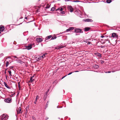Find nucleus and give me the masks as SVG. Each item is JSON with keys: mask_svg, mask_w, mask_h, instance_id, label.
I'll return each mask as SVG.
<instances>
[{"mask_svg": "<svg viewBox=\"0 0 120 120\" xmlns=\"http://www.w3.org/2000/svg\"><path fill=\"white\" fill-rule=\"evenodd\" d=\"M8 117L6 114H4L0 116V120H6Z\"/></svg>", "mask_w": 120, "mask_h": 120, "instance_id": "obj_1", "label": "nucleus"}, {"mask_svg": "<svg viewBox=\"0 0 120 120\" xmlns=\"http://www.w3.org/2000/svg\"><path fill=\"white\" fill-rule=\"evenodd\" d=\"M75 31L76 33H83V31L79 29H76L75 30Z\"/></svg>", "mask_w": 120, "mask_h": 120, "instance_id": "obj_2", "label": "nucleus"}, {"mask_svg": "<svg viewBox=\"0 0 120 120\" xmlns=\"http://www.w3.org/2000/svg\"><path fill=\"white\" fill-rule=\"evenodd\" d=\"M68 8L69 11L71 12H72L73 11V8L70 6H68Z\"/></svg>", "mask_w": 120, "mask_h": 120, "instance_id": "obj_3", "label": "nucleus"}, {"mask_svg": "<svg viewBox=\"0 0 120 120\" xmlns=\"http://www.w3.org/2000/svg\"><path fill=\"white\" fill-rule=\"evenodd\" d=\"M32 44H30L27 46H26V49L28 50H30L32 48Z\"/></svg>", "mask_w": 120, "mask_h": 120, "instance_id": "obj_4", "label": "nucleus"}, {"mask_svg": "<svg viewBox=\"0 0 120 120\" xmlns=\"http://www.w3.org/2000/svg\"><path fill=\"white\" fill-rule=\"evenodd\" d=\"M4 101L5 102L8 103H10L11 102V98H8L5 99Z\"/></svg>", "mask_w": 120, "mask_h": 120, "instance_id": "obj_5", "label": "nucleus"}, {"mask_svg": "<svg viewBox=\"0 0 120 120\" xmlns=\"http://www.w3.org/2000/svg\"><path fill=\"white\" fill-rule=\"evenodd\" d=\"M118 37L116 34L115 33H113L112 34V37L114 38H117Z\"/></svg>", "mask_w": 120, "mask_h": 120, "instance_id": "obj_6", "label": "nucleus"}, {"mask_svg": "<svg viewBox=\"0 0 120 120\" xmlns=\"http://www.w3.org/2000/svg\"><path fill=\"white\" fill-rule=\"evenodd\" d=\"M84 21L85 22H89L93 21L92 20L90 19H84Z\"/></svg>", "mask_w": 120, "mask_h": 120, "instance_id": "obj_7", "label": "nucleus"}, {"mask_svg": "<svg viewBox=\"0 0 120 120\" xmlns=\"http://www.w3.org/2000/svg\"><path fill=\"white\" fill-rule=\"evenodd\" d=\"M63 47V46H57L55 47V48L56 49H60Z\"/></svg>", "mask_w": 120, "mask_h": 120, "instance_id": "obj_8", "label": "nucleus"}, {"mask_svg": "<svg viewBox=\"0 0 120 120\" xmlns=\"http://www.w3.org/2000/svg\"><path fill=\"white\" fill-rule=\"evenodd\" d=\"M34 77L33 76L31 77L30 79V80L29 82L30 83H31L33 81H34Z\"/></svg>", "mask_w": 120, "mask_h": 120, "instance_id": "obj_9", "label": "nucleus"}, {"mask_svg": "<svg viewBox=\"0 0 120 120\" xmlns=\"http://www.w3.org/2000/svg\"><path fill=\"white\" fill-rule=\"evenodd\" d=\"M36 41L38 42H40L42 41V39L41 38H39L36 39Z\"/></svg>", "mask_w": 120, "mask_h": 120, "instance_id": "obj_10", "label": "nucleus"}, {"mask_svg": "<svg viewBox=\"0 0 120 120\" xmlns=\"http://www.w3.org/2000/svg\"><path fill=\"white\" fill-rule=\"evenodd\" d=\"M21 108L20 107H19L18 109L17 110V113L18 114H19L20 113H21Z\"/></svg>", "mask_w": 120, "mask_h": 120, "instance_id": "obj_11", "label": "nucleus"}, {"mask_svg": "<svg viewBox=\"0 0 120 120\" xmlns=\"http://www.w3.org/2000/svg\"><path fill=\"white\" fill-rule=\"evenodd\" d=\"M4 83L5 86L8 89H10L11 88L7 85L6 83L5 82H4Z\"/></svg>", "mask_w": 120, "mask_h": 120, "instance_id": "obj_12", "label": "nucleus"}, {"mask_svg": "<svg viewBox=\"0 0 120 120\" xmlns=\"http://www.w3.org/2000/svg\"><path fill=\"white\" fill-rule=\"evenodd\" d=\"M63 9L62 7H59L57 9H56V11H63Z\"/></svg>", "mask_w": 120, "mask_h": 120, "instance_id": "obj_13", "label": "nucleus"}, {"mask_svg": "<svg viewBox=\"0 0 120 120\" xmlns=\"http://www.w3.org/2000/svg\"><path fill=\"white\" fill-rule=\"evenodd\" d=\"M90 28L89 27H87L85 28L84 29V30L85 31H87L89 30Z\"/></svg>", "mask_w": 120, "mask_h": 120, "instance_id": "obj_14", "label": "nucleus"}, {"mask_svg": "<svg viewBox=\"0 0 120 120\" xmlns=\"http://www.w3.org/2000/svg\"><path fill=\"white\" fill-rule=\"evenodd\" d=\"M4 26H0V31L3 32L4 30Z\"/></svg>", "mask_w": 120, "mask_h": 120, "instance_id": "obj_15", "label": "nucleus"}, {"mask_svg": "<svg viewBox=\"0 0 120 120\" xmlns=\"http://www.w3.org/2000/svg\"><path fill=\"white\" fill-rule=\"evenodd\" d=\"M52 37V36L51 35H50L49 36L47 37H46L45 38V41L47 40H49V39L51 37Z\"/></svg>", "mask_w": 120, "mask_h": 120, "instance_id": "obj_16", "label": "nucleus"}, {"mask_svg": "<svg viewBox=\"0 0 120 120\" xmlns=\"http://www.w3.org/2000/svg\"><path fill=\"white\" fill-rule=\"evenodd\" d=\"M37 60H41L43 58H42V56H39L38 58V57H37Z\"/></svg>", "mask_w": 120, "mask_h": 120, "instance_id": "obj_17", "label": "nucleus"}, {"mask_svg": "<svg viewBox=\"0 0 120 120\" xmlns=\"http://www.w3.org/2000/svg\"><path fill=\"white\" fill-rule=\"evenodd\" d=\"M94 68H98L99 66L98 65H95L94 66Z\"/></svg>", "mask_w": 120, "mask_h": 120, "instance_id": "obj_18", "label": "nucleus"}, {"mask_svg": "<svg viewBox=\"0 0 120 120\" xmlns=\"http://www.w3.org/2000/svg\"><path fill=\"white\" fill-rule=\"evenodd\" d=\"M69 29L70 30V31L71 30H73V29H74V27H70L69 28Z\"/></svg>", "mask_w": 120, "mask_h": 120, "instance_id": "obj_19", "label": "nucleus"}, {"mask_svg": "<svg viewBox=\"0 0 120 120\" xmlns=\"http://www.w3.org/2000/svg\"><path fill=\"white\" fill-rule=\"evenodd\" d=\"M106 2L107 3H109L112 2V0H106Z\"/></svg>", "mask_w": 120, "mask_h": 120, "instance_id": "obj_20", "label": "nucleus"}, {"mask_svg": "<svg viewBox=\"0 0 120 120\" xmlns=\"http://www.w3.org/2000/svg\"><path fill=\"white\" fill-rule=\"evenodd\" d=\"M56 36H53L51 38V40H53L54 39H56Z\"/></svg>", "mask_w": 120, "mask_h": 120, "instance_id": "obj_21", "label": "nucleus"}, {"mask_svg": "<svg viewBox=\"0 0 120 120\" xmlns=\"http://www.w3.org/2000/svg\"><path fill=\"white\" fill-rule=\"evenodd\" d=\"M9 64V62L8 61H7L6 62V67H7Z\"/></svg>", "mask_w": 120, "mask_h": 120, "instance_id": "obj_22", "label": "nucleus"}, {"mask_svg": "<svg viewBox=\"0 0 120 120\" xmlns=\"http://www.w3.org/2000/svg\"><path fill=\"white\" fill-rule=\"evenodd\" d=\"M50 6L49 4H47L46 5V8H50Z\"/></svg>", "mask_w": 120, "mask_h": 120, "instance_id": "obj_23", "label": "nucleus"}, {"mask_svg": "<svg viewBox=\"0 0 120 120\" xmlns=\"http://www.w3.org/2000/svg\"><path fill=\"white\" fill-rule=\"evenodd\" d=\"M8 72L9 73L10 75V76H12V75L11 74V71H8Z\"/></svg>", "mask_w": 120, "mask_h": 120, "instance_id": "obj_24", "label": "nucleus"}, {"mask_svg": "<svg viewBox=\"0 0 120 120\" xmlns=\"http://www.w3.org/2000/svg\"><path fill=\"white\" fill-rule=\"evenodd\" d=\"M47 54V53H45L42 56H41L42 57V58H43L45 56V55Z\"/></svg>", "mask_w": 120, "mask_h": 120, "instance_id": "obj_25", "label": "nucleus"}, {"mask_svg": "<svg viewBox=\"0 0 120 120\" xmlns=\"http://www.w3.org/2000/svg\"><path fill=\"white\" fill-rule=\"evenodd\" d=\"M55 9V8L54 7L52 8L51 9V11H53Z\"/></svg>", "mask_w": 120, "mask_h": 120, "instance_id": "obj_26", "label": "nucleus"}, {"mask_svg": "<svg viewBox=\"0 0 120 120\" xmlns=\"http://www.w3.org/2000/svg\"><path fill=\"white\" fill-rule=\"evenodd\" d=\"M97 54H98L97 55L98 56H99V57H101V54H100L99 53H98Z\"/></svg>", "mask_w": 120, "mask_h": 120, "instance_id": "obj_27", "label": "nucleus"}, {"mask_svg": "<svg viewBox=\"0 0 120 120\" xmlns=\"http://www.w3.org/2000/svg\"><path fill=\"white\" fill-rule=\"evenodd\" d=\"M39 96H36V99H35V100L36 101H37V99L38 98H39Z\"/></svg>", "mask_w": 120, "mask_h": 120, "instance_id": "obj_28", "label": "nucleus"}, {"mask_svg": "<svg viewBox=\"0 0 120 120\" xmlns=\"http://www.w3.org/2000/svg\"><path fill=\"white\" fill-rule=\"evenodd\" d=\"M61 13L62 14H65V12L64 11H61Z\"/></svg>", "mask_w": 120, "mask_h": 120, "instance_id": "obj_29", "label": "nucleus"}, {"mask_svg": "<svg viewBox=\"0 0 120 120\" xmlns=\"http://www.w3.org/2000/svg\"><path fill=\"white\" fill-rule=\"evenodd\" d=\"M105 41H108L109 42V40L108 39H107L106 40H105Z\"/></svg>", "mask_w": 120, "mask_h": 120, "instance_id": "obj_30", "label": "nucleus"}, {"mask_svg": "<svg viewBox=\"0 0 120 120\" xmlns=\"http://www.w3.org/2000/svg\"><path fill=\"white\" fill-rule=\"evenodd\" d=\"M105 46H102V45L101 46V48H105Z\"/></svg>", "mask_w": 120, "mask_h": 120, "instance_id": "obj_31", "label": "nucleus"}, {"mask_svg": "<svg viewBox=\"0 0 120 120\" xmlns=\"http://www.w3.org/2000/svg\"><path fill=\"white\" fill-rule=\"evenodd\" d=\"M12 56L14 58H17V59H18V58L16 56Z\"/></svg>", "mask_w": 120, "mask_h": 120, "instance_id": "obj_32", "label": "nucleus"}, {"mask_svg": "<svg viewBox=\"0 0 120 120\" xmlns=\"http://www.w3.org/2000/svg\"><path fill=\"white\" fill-rule=\"evenodd\" d=\"M66 31L67 32H68L69 31H70V30H69V29H67L66 30Z\"/></svg>", "mask_w": 120, "mask_h": 120, "instance_id": "obj_33", "label": "nucleus"}, {"mask_svg": "<svg viewBox=\"0 0 120 120\" xmlns=\"http://www.w3.org/2000/svg\"><path fill=\"white\" fill-rule=\"evenodd\" d=\"M67 75H66L65 76H63L62 78V79H63L66 76H67Z\"/></svg>", "mask_w": 120, "mask_h": 120, "instance_id": "obj_34", "label": "nucleus"}, {"mask_svg": "<svg viewBox=\"0 0 120 120\" xmlns=\"http://www.w3.org/2000/svg\"><path fill=\"white\" fill-rule=\"evenodd\" d=\"M19 63H21V64H22V63H23V62L22 61H19Z\"/></svg>", "mask_w": 120, "mask_h": 120, "instance_id": "obj_35", "label": "nucleus"}, {"mask_svg": "<svg viewBox=\"0 0 120 120\" xmlns=\"http://www.w3.org/2000/svg\"><path fill=\"white\" fill-rule=\"evenodd\" d=\"M73 72H71V73H69L68 75H70L72 73H73Z\"/></svg>", "mask_w": 120, "mask_h": 120, "instance_id": "obj_36", "label": "nucleus"}, {"mask_svg": "<svg viewBox=\"0 0 120 120\" xmlns=\"http://www.w3.org/2000/svg\"><path fill=\"white\" fill-rule=\"evenodd\" d=\"M105 72L106 73H110L111 72V71H109L108 72Z\"/></svg>", "mask_w": 120, "mask_h": 120, "instance_id": "obj_37", "label": "nucleus"}, {"mask_svg": "<svg viewBox=\"0 0 120 120\" xmlns=\"http://www.w3.org/2000/svg\"><path fill=\"white\" fill-rule=\"evenodd\" d=\"M104 37L105 36H101V37L102 38H104Z\"/></svg>", "mask_w": 120, "mask_h": 120, "instance_id": "obj_38", "label": "nucleus"}, {"mask_svg": "<svg viewBox=\"0 0 120 120\" xmlns=\"http://www.w3.org/2000/svg\"><path fill=\"white\" fill-rule=\"evenodd\" d=\"M25 18L26 19H28L27 17H25Z\"/></svg>", "mask_w": 120, "mask_h": 120, "instance_id": "obj_39", "label": "nucleus"}, {"mask_svg": "<svg viewBox=\"0 0 120 120\" xmlns=\"http://www.w3.org/2000/svg\"><path fill=\"white\" fill-rule=\"evenodd\" d=\"M104 63V61H102L101 62V63Z\"/></svg>", "mask_w": 120, "mask_h": 120, "instance_id": "obj_40", "label": "nucleus"}, {"mask_svg": "<svg viewBox=\"0 0 120 120\" xmlns=\"http://www.w3.org/2000/svg\"><path fill=\"white\" fill-rule=\"evenodd\" d=\"M90 44V42H88V44Z\"/></svg>", "mask_w": 120, "mask_h": 120, "instance_id": "obj_41", "label": "nucleus"}, {"mask_svg": "<svg viewBox=\"0 0 120 120\" xmlns=\"http://www.w3.org/2000/svg\"><path fill=\"white\" fill-rule=\"evenodd\" d=\"M74 2H78V1H75Z\"/></svg>", "mask_w": 120, "mask_h": 120, "instance_id": "obj_42", "label": "nucleus"}, {"mask_svg": "<svg viewBox=\"0 0 120 120\" xmlns=\"http://www.w3.org/2000/svg\"><path fill=\"white\" fill-rule=\"evenodd\" d=\"M36 101H35V102H34V103H35V104H36Z\"/></svg>", "mask_w": 120, "mask_h": 120, "instance_id": "obj_43", "label": "nucleus"}, {"mask_svg": "<svg viewBox=\"0 0 120 120\" xmlns=\"http://www.w3.org/2000/svg\"><path fill=\"white\" fill-rule=\"evenodd\" d=\"M18 85H19V86H20L19 83H18Z\"/></svg>", "mask_w": 120, "mask_h": 120, "instance_id": "obj_44", "label": "nucleus"}, {"mask_svg": "<svg viewBox=\"0 0 120 120\" xmlns=\"http://www.w3.org/2000/svg\"><path fill=\"white\" fill-rule=\"evenodd\" d=\"M11 68H13V67H12V66L11 67Z\"/></svg>", "mask_w": 120, "mask_h": 120, "instance_id": "obj_45", "label": "nucleus"}, {"mask_svg": "<svg viewBox=\"0 0 120 120\" xmlns=\"http://www.w3.org/2000/svg\"><path fill=\"white\" fill-rule=\"evenodd\" d=\"M48 101L47 102V104L46 105H48Z\"/></svg>", "mask_w": 120, "mask_h": 120, "instance_id": "obj_46", "label": "nucleus"}, {"mask_svg": "<svg viewBox=\"0 0 120 120\" xmlns=\"http://www.w3.org/2000/svg\"><path fill=\"white\" fill-rule=\"evenodd\" d=\"M67 1H70V0H67Z\"/></svg>", "mask_w": 120, "mask_h": 120, "instance_id": "obj_47", "label": "nucleus"}, {"mask_svg": "<svg viewBox=\"0 0 120 120\" xmlns=\"http://www.w3.org/2000/svg\"><path fill=\"white\" fill-rule=\"evenodd\" d=\"M78 71H75V72H77Z\"/></svg>", "mask_w": 120, "mask_h": 120, "instance_id": "obj_48", "label": "nucleus"}, {"mask_svg": "<svg viewBox=\"0 0 120 120\" xmlns=\"http://www.w3.org/2000/svg\"><path fill=\"white\" fill-rule=\"evenodd\" d=\"M4 73H5V74L6 73V71H5L4 72Z\"/></svg>", "mask_w": 120, "mask_h": 120, "instance_id": "obj_49", "label": "nucleus"}, {"mask_svg": "<svg viewBox=\"0 0 120 120\" xmlns=\"http://www.w3.org/2000/svg\"><path fill=\"white\" fill-rule=\"evenodd\" d=\"M105 43V42H103V43Z\"/></svg>", "mask_w": 120, "mask_h": 120, "instance_id": "obj_50", "label": "nucleus"}, {"mask_svg": "<svg viewBox=\"0 0 120 120\" xmlns=\"http://www.w3.org/2000/svg\"><path fill=\"white\" fill-rule=\"evenodd\" d=\"M2 54V55H3V54Z\"/></svg>", "mask_w": 120, "mask_h": 120, "instance_id": "obj_51", "label": "nucleus"}, {"mask_svg": "<svg viewBox=\"0 0 120 120\" xmlns=\"http://www.w3.org/2000/svg\"><path fill=\"white\" fill-rule=\"evenodd\" d=\"M16 61H17V60H16Z\"/></svg>", "mask_w": 120, "mask_h": 120, "instance_id": "obj_52", "label": "nucleus"}, {"mask_svg": "<svg viewBox=\"0 0 120 120\" xmlns=\"http://www.w3.org/2000/svg\"><path fill=\"white\" fill-rule=\"evenodd\" d=\"M33 119H34V118H33Z\"/></svg>", "mask_w": 120, "mask_h": 120, "instance_id": "obj_53", "label": "nucleus"}, {"mask_svg": "<svg viewBox=\"0 0 120 120\" xmlns=\"http://www.w3.org/2000/svg\"><path fill=\"white\" fill-rule=\"evenodd\" d=\"M33 119H34V118H33Z\"/></svg>", "mask_w": 120, "mask_h": 120, "instance_id": "obj_54", "label": "nucleus"}, {"mask_svg": "<svg viewBox=\"0 0 120 120\" xmlns=\"http://www.w3.org/2000/svg\"><path fill=\"white\" fill-rule=\"evenodd\" d=\"M46 99V98H45V100Z\"/></svg>", "mask_w": 120, "mask_h": 120, "instance_id": "obj_55", "label": "nucleus"}, {"mask_svg": "<svg viewBox=\"0 0 120 120\" xmlns=\"http://www.w3.org/2000/svg\"><path fill=\"white\" fill-rule=\"evenodd\" d=\"M0 33H1V32H0Z\"/></svg>", "mask_w": 120, "mask_h": 120, "instance_id": "obj_56", "label": "nucleus"}]
</instances>
